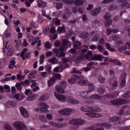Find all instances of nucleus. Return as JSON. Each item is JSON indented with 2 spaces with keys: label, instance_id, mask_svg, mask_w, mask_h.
<instances>
[{
  "label": "nucleus",
  "instance_id": "obj_1",
  "mask_svg": "<svg viewBox=\"0 0 130 130\" xmlns=\"http://www.w3.org/2000/svg\"><path fill=\"white\" fill-rule=\"evenodd\" d=\"M83 79H84V77L82 76L74 75L72 76L71 79L68 80V82L71 85L76 84V83L79 85H81V86H86L88 85L89 91H84L80 93V96L85 98V96L88 95V93H89V92H92L95 87H94L93 84L90 83L87 80H84Z\"/></svg>",
  "mask_w": 130,
  "mask_h": 130
},
{
  "label": "nucleus",
  "instance_id": "obj_2",
  "mask_svg": "<svg viewBox=\"0 0 130 130\" xmlns=\"http://www.w3.org/2000/svg\"><path fill=\"white\" fill-rule=\"evenodd\" d=\"M87 53V50L86 49H83L81 50V56L78 58L77 60L78 61H81V60L86 58L87 60H90V59L92 60H100L102 61L103 60L104 57L101 55H92V51H89L87 52V54L86 55Z\"/></svg>",
  "mask_w": 130,
  "mask_h": 130
},
{
  "label": "nucleus",
  "instance_id": "obj_3",
  "mask_svg": "<svg viewBox=\"0 0 130 130\" xmlns=\"http://www.w3.org/2000/svg\"><path fill=\"white\" fill-rule=\"evenodd\" d=\"M80 109L82 111L88 112V113H86V114L90 117H100V116H101V115L96 113L101 111V109L100 108H97L96 110L94 111L93 108L85 106L81 107Z\"/></svg>",
  "mask_w": 130,
  "mask_h": 130
},
{
  "label": "nucleus",
  "instance_id": "obj_4",
  "mask_svg": "<svg viewBox=\"0 0 130 130\" xmlns=\"http://www.w3.org/2000/svg\"><path fill=\"white\" fill-rule=\"evenodd\" d=\"M54 96L57 100L61 102H68L71 104H79V101L76 100L72 96L66 97V95L59 94V93L56 92H54Z\"/></svg>",
  "mask_w": 130,
  "mask_h": 130
},
{
  "label": "nucleus",
  "instance_id": "obj_5",
  "mask_svg": "<svg viewBox=\"0 0 130 130\" xmlns=\"http://www.w3.org/2000/svg\"><path fill=\"white\" fill-rule=\"evenodd\" d=\"M67 88V82L65 81H61L59 83V85L55 86V90L58 93L63 94L64 93V89Z\"/></svg>",
  "mask_w": 130,
  "mask_h": 130
},
{
  "label": "nucleus",
  "instance_id": "obj_6",
  "mask_svg": "<svg viewBox=\"0 0 130 130\" xmlns=\"http://www.w3.org/2000/svg\"><path fill=\"white\" fill-rule=\"evenodd\" d=\"M62 42L63 44L59 48L60 51H66L68 49V47H71L72 46V42L68 39L62 40Z\"/></svg>",
  "mask_w": 130,
  "mask_h": 130
},
{
  "label": "nucleus",
  "instance_id": "obj_7",
  "mask_svg": "<svg viewBox=\"0 0 130 130\" xmlns=\"http://www.w3.org/2000/svg\"><path fill=\"white\" fill-rule=\"evenodd\" d=\"M12 126L16 128V130H27L26 125L24 124L22 122H15L12 124Z\"/></svg>",
  "mask_w": 130,
  "mask_h": 130
},
{
  "label": "nucleus",
  "instance_id": "obj_8",
  "mask_svg": "<svg viewBox=\"0 0 130 130\" xmlns=\"http://www.w3.org/2000/svg\"><path fill=\"white\" fill-rule=\"evenodd\" d=\"M73 112H75V111L69 108L61 109L58 111L59 114H61L62 115H70V114Z\"/></svg>",
  "mask_w": 130,
  "mask_h": 130
},
{
  "label": "nucleus",
  "instance_id": "obj_9",
  "mask_svg": "<svg viewBox=\"0 0 130 130\" xmlns=\"http://www.w3.org/2000/svg\"><path fill=\"white\" fill-rule=\"evenodd\" d=\"M126 77V73L123 72L121 74L120 78V87H124L126 84V81H125V78Z\"/></svg>",
  "mask_w": 130,
  "mask_h": 130
},
{
  "label": "nucleus",
  "instance_id": "obj_10",
  "mask_svg": "<svg viewBox=\"0 0 130 130\" xmlns=\"http://www.w3.org/2000/svg\"><path fill=\"white\" fill-rule=\"evenodd\" d=\"M70 124H75V125H82L85 123V121L82 119H73L69 122Z\"/></svg>",
  "mask_w": 130,
  "mask_h": 130
},
{
  "label": "nucleus",
  "instance_id": "obj_11",
  "mask_svg": "<svg viewBox=\"0 0 130 130\" xmlns=\"http://www.w3.org/2000/svg\"><path fill=\"white\" fill-rule=\"evenodd\" d=\"M110 103L114 105H121L127 103V102L125 100H117L111 101Z\"/></svg>",
  "mask_w": 130,
  "mask_h": 130
},
{
  "label": "nucleus",
  "instance_id": "obj_12",
  "mask_svg": "<svg viewBox=\"0 0 130 130\" xmlns=\"http://www.w3.org/2000/svg\"><path fill=\"white\" fill-rule=\"evenodd\" d=\"M38 106L41 108V110L42 111H44V112H48L47 109L49 108V106H48L45 103H42L40 104H38Z\"/></svg>",
  "mask_w": 130,
  "mask_h": 130
},
{
  "label": "nucleus",
  "instance_id": "obj_13",
  "mask_svg": "<svg viewBox=\"0 0 130 130\" xmlns=\"http://www.w3.org/2000/svg\"><path fill=\"white\" fill-rule=\"evenodd\" d=\"M26 52H27V48H24L21 53L20 56L22 57L23 60H25L26 58H29L30 57V53L25 54Z\"/></svg>",
  "mask_w": 130,
  "mask_h": 130
},
{
  "label": "nucleus",
  "instance_id": "obj_14",
  "mask_svg": "<svg viewBox=\"0 0 130 130\" xmlns=\"http://www.w3.org/2000/svg\"><path fill=\"white\" fill-rule=\"evenodd\" d=\"M111 17V15L110 14L108 13L106 14L104 16L105 20H106V21L105 22V25L106 26H110L111 25V23H112V20L109 19V18Z\"/></svg>",
  "mask_w": 130,
  "mask_h": 130
},
{
  "label": "nucleus",
  "instance_id": "obj_15",
  "mask_svg": "<svg viewBox=\"0 0 130 130\" xmlns=\"http://www.w3.org/2000/svg\"><path fill=\"white\" fill-rule=\"evenodd\" d=\"M13 97L18 101H22L25 98V95L23 93L15 94L13 95Z\"/></svg>",
  "mask_w": 130,
  "mask_h": 130
},
{
  "label": "nucleus",
  "instance_id": "obj_16",
  "mask_svg": "<svg viewBox=\"0 0 130 130\" xmlns=\"http://www.w3.org/2000/svg\"><path fill=\"white\" fill-rule=\"evenodd\" d=\"M19 110L20 111L21 114L23 116V117H29V114H28V112L23 107H20L19 108Z\"/></svg>",
  "mask_w": 130,
  "mask_h": 130
},
{
  "label": "nucleus",
  "instance_id": "obj_17",
  "mask_svg": "<svg viewBox=\"0 0 130 130\" xmlns=\"http://www.w3.org/2000/svg\"><path fill=\"white\" fill-rule=\"evenodd\" d=\"M86 0H74V3L75 6H80L84 5Z\"/></svg>",
  "mask_w": 130,
  "mask_h": 130
},
{
  "label": "nucleus",
  "instance_id": "obj_18",
  "mask_svg": "<svg viewBox=\"0 0 130 130\" xmlns=\"http://www.w3.org/2000/svg\"><path fill=\"white\" fill-rule=\"evenodd\" d=\"M94 66V62H89L87 65V67H84L82 68V70L84 71V72H88V71H90L92 68H93V66Z\"/></svg>",
  "mask_w": 130,
  "mask_h": 130
},
{
  "label": "nucleus",
  "instance_id": "obj_19",
  "mask_svg": "<svg viewBox=\"0 0 130 130\" xmlns=\"http://www.w3.org/2000/svg\"><path fill=\"white\" fill-rule=\"evenodd\" d=\"M109 84H110V85H112V86H114V87H116V86H117V85H118L117 80H116V78L115 77L111 79L110 80Z\"/></svg>",
  "mask_w": 130,
  "mask_h": 130
},
{
  "label": "nucleus",
  "instance_id": "obj_20",
  "mask_svg": "<svg viewBox=\"0 0 130 130\" xmlns=\"http://www.w3.org/2000/svg\"><path fill=\"white\" fill-rule=\"evenodd\" d=\"M100 12H101V8H98L96 9L91 11L90 14L92 15V16H97Z\"/></svg>",
  "mask_w": 130,
  "mask_h": 130
},
{
  "label": "nucleus",
  "instance_id": "obj_21",
  "mask_svg": "<svg viewBox=\"0 0 130 130\" xmlns=\"http://www.w3.org/2000/svg\"><path fill=\"white\" fill-rule=\"evenodd\" d=\"M37 3L38 6L39 7V8H45L46 7V3L41 0L38 1Z\"/></svg>",
  "mask_w": 130,
  "mask_h": 130
},
{
  "label": "nucleus",
  "instance_id": "obj_22",
  "mask_svg": "<svg viewBox=\"0 0 130 130\" xmlns=\"http://www.w3.org/2000/svg\"><path fill=\"white\" fill-rule=\"evenodd\" d=\"M48 87H51L53 84L55 83V79L51 77L50 78V79L48 81Z\"/></svg>",
  "mask_w": 130,
  "mask_h": 130
},
{
  "label": "nucleus",
  "instance_id": "obj_23",
  "mask_svg": "<svg viewBox=\"0 0 130 130\" xmlns=\"http://www.w3.org/2000/svg\"><path fill=\"white\" fill-rule=\"evenodd\" d=\"M12 32V30L10 29V28H7V29L6 30L4 35L7 38H9L11 36V33Z\"/></svg>",
  "mask_w": 130,
  "mask_h": 130
},
{
  "label": "nucleus",
  "instance_id": "obj_24",
  "mask_svg": "<svg viewBox=\"0 0 130 130\" xmlns=\"http://www.w3.org/2000/svg\"><path fill=\"white\" fill-rule=\"evenodd\" d=\"M53 71L55 72V73H61L62 71H63V69L62 68V65L60 66L59 67H55Z\"/></svg>",
  "mask_w": 130,
  "mask_h": 130
},
{
  "label": "nucleus",
  "instance_id": "obj_25",
  "mask_svg": "<svg viewBox=\"0 0 130 130\" xmlns=\"http://www.w3.org/2000/svg\"><path fill=\"white\" fill-rule=\"evenodd\" d=\"M73 47L76 48V49H78V48H81V43L78 41H76L73 43Z\"/></svg>",
  "mask_w": 130,
  "mask_h": 130
},
{
  "label": "nucleus",
  "instance_id": "obj_26",
  "mask_svg": "<svg viewBox=\"0 0 130 130\" xmlns=\"http://www.w3.org/2000/svg\"><path fill=\"white\" fill-rule=\"evenodd\" d=\"M36 43H38V46L41 45V41L39 40V38H37L35 41L31 43V45H35Z\"/></svg>",
  "mask_w": 130,
  "mask_h": 130
},
{
  "label": "nucleus",
  "instance_id": "obj_27",
  "mask_svg": "<svg viewBox=\"0 0 130 130\" xmlns=\"http://www.w3.org/2000/svg\"><path fill=\"white\" fill-rule=\"evenodd\" d=\"M49 123L50 125H52V126H57V127H62L63 126L62 124H56V123L52 121L50 122Z\"/></svg>",
  "mask_w": 130,
  "mask_h": 130
},
{
  "label": "nucleus",
  "instance_id": "obj_28",
  "mask_svg": "<svg viewBox=\"0 0 130 130\" xmlns=\"http://www.w3.org/2000/svg\"><path fill=\"white\" fill-rule=\"evenodd\" d=\"M6 107H15L16 106V103L13 102H9L6 104Z\"/></svg>",
  "mask_w": 130,
  "mask_h": 130
},
{
  "label": "nucleus",
  "instance_id": "obj_29",
  "mask_svg": "<svg viewBox=\"0 0 130 130\" xmlns=\"http://www.w3.org/2000/svg\"><path fill=\"white\" fill-rule=\"evenodd\" d=\"M52 77L55 79V81L56 80H60L61 79V75L59 74H54Z\"/></svg>",
  "mask_w": 130,
  "mask_h": 130
},
{
  "label": "nucleus",
  "instance_id": "obj_30",
  "mask_svg": "<svg viewBox=\"0 0 130 130\" xmlns=\"http://www.w3.org/2000/svg\"><path fill=\"white\" fill-rule=\"evenodd\" d=\"M99 38H100V35L99 34H97L91 39V41L92 42H98Z\"/></svg>",
  "mask_w": 130,
  "mask_h": 130
},
{
  "label": "nucleus",
  "instance_id": "obj_31",
  "mask_svg": "<svg viewBox=\"0 0 130 130\" xmlns=\"http://www.w3.org/2000/svg\"><path fill=\"white\" fill-rule=\"evenodd\" d=\"M14 60H12L11 61L10 63L9 66V68L10 69H14V67L15 64H16V61H15V60L16 59V58H13Z\"/></svg>",
  "mask_w": 130,
  "mask_h": 130
},
{
  "label": "nucleus",
  "instance_id": "obj_32",
  "mask_svg": "<svg viewBox=\"0 0 130 130\" xmlns=\"http://www.w3.org/2000/svg\"><path fill=\"white\" fill-rule=\"evenodd\" d=\"M58 33H64L66 32V29H64V27L62 26V27H58V29L57 30Z\"/></svg>",
  "mask_w": 130,
  "mask_h": 130
},
{
  "label": "nucleus",
  "instance_id": "obj_33",
  "mask_svg": "<svg viewBox=\"0 0 130 130\" xmlns=\"http://www.w3.org/2000/svg\"><path fill=\"white\" fill-rule=\"evenodd\" d=\"M50 62L51 63H52L53 64H55L56 63H57V62L58 61V60L56 59L55 57H53L52 59H50L49 60Z\"/></svg>",
  "mask_w": 130,
  "mask_h": 130
},
{
  "label": "nucleus",
  "instance_id": "obj_34",
  "mask_svg": "<svg viewBox=\"0 0 130 130\" xmlns=\"http://www.w3.org/2000/svg\"><path fill=\"white\" fill-rule=\"evenodd\" d=\"M4 88L5 90V92L10 93L11 92V87L8 85H5Z\"/></svg>",
  "mask_w": 130,
  "mask_h": 130
},
{
  "label": "nucleus",
  "instance_id": "obj_35",
  "mask_svg": "<svg viewBox=\"0 0 130 130\" xmlns=\"http://www.w3.org/2000/svg\"><path fill=\"white\" fill-rule=\"evenodd\" d=\"M7 45H8V41H3V51L4 53H6V50H7Z\"/></svg>",
  "mask_w": 130,
  "mask_h": 130
},
{
  "label": "nucleus",
  "instance_id": "obj_36",
  "mask_svg": "<svg viewBox=\"0 0 130 130\" xmlns=\"http://www.w3.org/2000/svg\"><path fill=\"white\" fill-rule=\"evenodd\" d=\"M89 99H101V96H100V95H98V94H94V95H92L90 96H89Z\"/></svg>",
  "mask_w": 130,
  "mask_h": 130
},
{
  "label": "nucleus",
  "instance_id": "obj_37",
  "mask_svg": "<svg viewBox=\"0 0 130 130\" xmlns=\"http://www.w3.org/2000/svg\"><path fill=\"white\" fill-rule=\"evenodd\" d=\"M110 121L113 122V121H118L119 119L117 116L112 117L109 119Z\"/></svg>",
  "mask_w": 130,
  "mask_h": 130
},
{
  "label": "nucleus",
  "instance_id": "obj_38",
  "mask_svg": "<svg viewBox=\"0 0 130 130\" xmlns=\"http://www.w3.org/2000/svg\"><path fill=\"white\" fill-rule=\"evenodd\" d=\"M45 58V56L44 54H42L40 57V64H42L43 62H44V59Z\"/></svg>",
  "mask_w": 130,
  "mask_h": 130
},
{
  "label": "nucleus",
  "instance_id": "obj_39",
  "mask_svg": "<svg viewBox=\"0 0 130 130\" xmlns=\"http://www.w3.org/2000/svg\"><path fill=\"white\" fill-rule=\"evenodd\" d=\"M106 46L107 48L109 50H110V51H112V52L114 51V50H115L114 49H113V48H111V47H110V44H109V43H106Z\"/></svg>",
  "mask_w": 130,
  "mask_h": 130
},
{
  "label": "nucleus",
  "instance_id": "obj_40",
  "mask_svg": "<svg viewBox=\"0 0 130 130\" xmlns=\"http://www.w3.org/2000/svg\"><path fill=\"white\" fill-rule=\"evenodd\" d=\"M62 2L64 4H66V5H72L74 3L73 0H62Z\"/></svg>",
  "mask_w": 130,
  "mask_h": 130
},
{
  "label": "nucleus",
  "instance_id": "obj_41",
  "mask_svg": "<svg viewBox=\"0 0 130 130\" xmlns=\"http://www.w3.org/2000/svg\"><path fill=\"white\" fill-rule=\"evenodd\" d=\"M88 35L89 34L87 32H83L81 34L80 37L81 38H87Z\"/></svg>",
  "mask_w": 130,
  "mask_h": 130
},
{
  "label": "nucleus",
  "instance_id": "obj_42",
  "mask_svg": "<svg viewBox=\"0 0 130 130\" xmlns=\"http://www.w3.org/2000/svg\"><path fill=\"white\" fill-rule=\"evenodd\" d=\"M40 119L42 121L44 122H47V120H46V117H45L44 115H40Z\"/></svg>",
  "mask_w": 130,
  "mask_h": 130
},
{
  "label": "nucleus",
  "instance_id": "obj_43",
  "mask_svg": "<svg viewBox=\"0 0 130 130\" xmlns=\"http://www.w3.org/2000/svg\"><path fill=\"white\" fill-rule=\"evenodd\" d=\"M44 45L46 48H48V49L51 48V44H50V43H49V42L48 41L45 43Z\"/></svg>",
  "mask_w": 130,
  "mask_h": 130
},
{
  "label": "nucleus",
  "instance_id": "obj_44",
  "mask_svg": "<svg viewBox=\"0 0 130 130\" xmlns=\"http://www.w3.org/2000/svg\"><path fill=\"white\" fill-rule=\"evenodd\" d=\"M126 48H127V47L125 45V46H123L122 47H119V48H118V50L119 51H123L125 50L126 49Z\"/></svg>",
  "mask_w": 130,
  "mask_h": 130
},
{
  "label": "nucleus",
  "instance_id": "obj_45",
  "mask_svg": "<svg viewBox=\"0 0 130 130\" xmlns=\"http://www.w3.org/2000/svg\"><path fill=\"white\" fill-rule=\"evenodd\" d=\"M71 73H74L75 74H78V75H81L82 72L81 71H77L75 68H73Z\"/></svg>",
  "mask_w": 130,
  "mask_h": 130
},
{
  "label": "nucleus",
  "instance_id": "obj_46",
  "mask_svg": "<svg viewBox=\"0 0 130 130\" xmlns=\"http://www.w3.org/2000/svg\"><path fill=\"white\" fill-rule=\"evenodd\" d=\"M25 95H32V90L30 89H26L25 91Z\"/></svg>",
  "mask_w": 130,
  "mask_h": 130
},
{
  "label": "nucleus",
  "instance_id": "obj_47",
  "mask_svg": "<svg viewBox=\"0 0 130 130\" xmlns=\"http://www.w3.org/2000/svg\"><path fill=\"white\" fill-rule=\"evenodd\" d=\"M124 98H130V91H127L123 95Z\"/></svg>",
  "mask_w": 130,
  "mask_h": 130
},
{
  "label": "nucleus",
  "instance_id": "obj_48",
  "mask_svg": "<svg viewBox=\"0 0 130 130\" xmlns=\"http://www.w3.org/2000/svg\"><path fill=\"white\" fill-rule=\"evenodd\" d=\"M41 75L43 78H47V77H48V74L47 72H43L41 73Z\"/></svg>",
  "mask_w": 130,
  "mask_h": 130
},
{
  "label": "nucleus",
  "instance_id": "obj_49",
  "mask_svg": "<svg viewBox=\"0 0 130 130\" xmlns=\"http://www.w3.org/2000/svg\"><path fill=\"white\" fill-rule=\"evenodd\" d=\"M98 48L100 52H104V48L102 45H99Z\"/></svg>",
  "mask_w": 130,
  "mask_h": 130
},
{
  "label": "nucleus",
  "instance_id": "obj_50",
  "mask_svg": "<svg viewBox=\"0 0 130 130\" xmlns=\"http://www.w3.org/2000/svg\"><path fill=\"white\" fill-rule=\"evenodd\" d=\"M36 39V38L35 39L34 37H32V36H28L29 42H33V41L34 42Z\"/></svg>",
  "mask_w": 130,
  "mask_h": 130
},
{
  "label": "nucleus",
  "instance_id": "obj_51",
  "mask_svg": "<svg viewBox=\"0 0 130 130\" xmlns=\"http://www.w3.org/2000/svg\"><path fill=\"white\" fill-rule=\"evenodd\" d=\"M31 83H33L31 85V88H34L35 87H36V86L37 85V83L35 82V81H34V80H30Z\"/></svg>",
  "mask_w": 130,
  "mask_h": 130
},
{
  "label": "nucleus",
  "instance_id": "obj_52",
  "mask_svg": "<svg viewBox=\"0 0 130 130\" xmlns=\"http://www.w3.org/2000/svg\"><path fill=\"white\" fill-rule=\"evenodd\" d=\"M116 9V5H111L109 7V11H113V10H115Z\"/></svg>",
  "mask_w": 130,
  "mask_h": 130
},
{
  "label": "nucleus",
  "instance_id": "obj_53",
  "mask_svg": "<svg viewBox=\"0 0 130 130\" xmlns=\"http://www.w3.org/2000/svg\"><path fill=\"white\" fill-rule=\"evenodd\" d=\"M99 81L100 83H104V82H105V78H103L102 76H100Z\"/></svg>",
  "mask_w": 130,
  "mask_h": 130
},
{
  "label": "nucleus",
  "instance_id": "obj_54",
  "mask_svg": "<svg viewBox=\"0 0 130 130\" xmlns=\"http://www.w3.org/2000/svg\"><path fill=\"white\" fill-rule=\"evenodd\" d=\"M78 127H76V126L73 125L69 128V130H77L78 129Z\"/></svg>",
  "mask_w": 130,
  "mask_h": 130
},
{
  "label": "nucleus",
  "instance_id": "obj_55",
  "mask_svg": "<svg viewBox=\"0 0 130 130\" xmlns=\"http://www.w3.org/2000/svg\"><path fill=\"white\" fill-rule=\"evenodd\" d=\"M20 22L19 20H13V23L16 27H17V26H19V25H20Z\"/></svg>",
  "mask_w": 130,
  "mask_h": 130
},
{
  "label": "nucleus",
  "instance_id": "obj_56",
  "mask_svg": "<svg viewBox=\"0 0 130 130\" xmlns=\"http://www.w3.org/2000/svg\"><path fill=\"white\" fill-rule=\"evenodd\" d=\"M47 118L49 119V120H52V118H53V116L52 115L50 114H48L46 115Z\"/></svg>",
  "mask_w": 130,
  "mask_h": 130
},
{
  "label": "nucleus",
  "instance_id": "obj_57",
  "mask_svg": "<svg viewBox=\"0 0 130 130\" xmlns=\"http://www.w3.org/2000/svg\"><path fill=\"white\" fill-rule=\"evenodd\" d=\"M16 87L18 90H22V86H21V83H17L16 85Z\"/></svg>",
  "mask_w": 130,
  "mask_h": 130
},
{
  "label": "nucleus",
  "instance_id": "obj_58",
  "mask_svg": "<svg viewBox=\"0 0 130 130\" xmlns=\"http://www.w3.org/2000/svg\"><path fill=\"white\" fill-rule=\"evenodd\" d=\"M45 68L46 69V70H47L48 72H51V70H52V69L51 68V66L49 64H47L45 67Z\"/></svg>",
  "mask_w": 130,
  "mask_h": 130
},
{
  "label": "nucleus",
  "instance_id": "obj_59",
  "mask_svg": "<svg viewBox=\"0 0 130 130\" xmlns=\"http://www.w3.org/2000/svg\"><path fill=\"white\" fill-rule=\"evenodd\" d=\"M29 84H30V82H29L28 80H26L23 83V85L24 86V87H27L28 86H29Z\"/></svg>",
  "mask_w": 130,
  "mask_h": 130
},
{
  "label": "nucleus",
  "instance_id": "obj_60",
  "mask_svg": "<svg viewBox=\"0 0 130 130\" xmlns=\"http://www.w3.org/2000/svg\"><path fill=\"white\" fill-rule=\"evenodd\" d=\"M118 95V92H117L116 95H111V94H107L106 95V97H108V98H114L115 97H116Z\"/></svg>",
  "mask_w": 130,
  "mask_h": 130
},
{
  "label": "nucleus",
  "instance_id": "obj_61",
  "mask_svg": "<svg viewBox=\"0 0 130 130\" xmlns=\"http://www.w3.org/2000/svg\"><path fill=\"white\" fill-rule=\"evenodd\" d=\"M11 92L13 96H14V95H15V93H16V88L15 87H11Z\"/></svg>",
  "mask_w": 130,
  "mask_h": 130
},
{
  "label": "nucleus",
  "instance_id": "obj_62",
  "mask_svg": "<svg viewBox=\"0 0 130 130\" xmlns=\"http://www.w3.org/2000/svg\"><path fill=\"white\" fill-rule=\"evenodd\" d=\"M55 27L52 26L50 28V32L52 33V34H54L55 33Z\"/></svg>",
  "mask_w": 130,
  "mask_h": 130
},
{
  "label": "nucleus",
  "instance_id": "obj_63",
  "mask_svg": "<svg viewBox=\"0 0 130 130\" xmlns=\"http://www.w3.org/2000/svg\"><path fill=\"white\" fill-rule=\"evenodd\" d=\"M57 9H61L62 8V4L61 3H57L56 4Z\"/></svg>",
  "mask_w": 130,
  "mask_h": 130
},
{
  "label": "nucleus",
  "instance_id": "obj_64",
  "mask_svg": "<svg viewBox=\"0 0 130 130\" xmlns=\"http://www.w3.org/2000/svg\"><path fill=\"white\" fill-rule=\"evenodd\" d=\"M90 49H97V46L95 45H91L89 46Z\"/></svg>",
  "mask_w": 130,
  "mask_h": 130
}]
</instances>
